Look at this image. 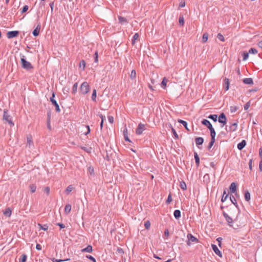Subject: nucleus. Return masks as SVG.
Returning a JSON list of instances; mask_svg holds the SVG:
<instances>
[{
	"label": "nucleus",
	"mask_w": 262,
	"mask_h": 262,
	"mask_svg": "<svg viewBox=\"0 0 262 262\" xmlns=\"http://www.w3.org/2000/svg\"><path fill=\"white\" fill-rule=\"evenodd\" d=\"M21 63L22 67L26 70H30L32 69V66L31 63L29 61H27L25 59V56L24 55L21 56Z\"/></svg>",
	"instance_id": "1"
},
{
	"label": "nucleus",
	"mask_w": 262,
	"mask_h": 262,
	"mask_svg": "<svg viewBox=\"0 0 262 262\" xmlns=\"http://www.w3.org/2000/svg\"><path fill=\"white\" fill-rule=\"evenodd\" d=\"M3 119L7 121L10 126H13L14 125V123L12 122V117L8 114L7 110L4 111Z\"/></svg>",
	"instance_id": "2"
},
{
	"label": "nucleus",
	"mask_w": 262,
	"mask_h": 262,
	"mask_svg": "<svg viewBox=\"0 0 262 262\" xmlns=\"http://www.w3.org/2000/svg\"><path fill=\"white\" fill-rule=\"evenodd\" d=\"M90 91V86L87 82H83L80 86L81 92L85 95L87 94Z\"/></svg>",
	"instance_id": "3"
},
{
	"label": "nucleus",
	"mask_w": 262,
	"mask_h": 262,
	"mask_svg": "<svg viewBox=\"0 0 262 262\" xmlns=\"http://www.w3.org/2000/svg\"><path fill=\"white\" fill-rule=\"evenodd\" d=\"M237 185L235 182H232L230 184V193H234L236 197H239L238 194L237 193Z\"/></svg>",
	"instance_id": "4"
},
{
	"label": "nucleus",
	"mask_w": 262,
	"mask_h": 262,
	"mask_svg": "<svg viewBox=\"0 0 262 262\" xmlns=\"http://www.w3.org/2000/svg\"><path fill=\"white\" fill-rule=\"evenodd\" d=\"M54 97H55V95L53 93L52 95V96L50 98V101L52 102V103L55 105V106L56 107V111L57 112H59L60 111L59 106L58 104L57 103V101L54 99Z\"/></svg>",
	"instance_id": "5"
},
{
	"label": "nucleus",
	"mask_w": 262,
	"mask_h": 262,
	"mask_svg": "<svg viewBox=\"0 0 262 262\" xmlns=\"http://www.w3.org/2000/svg\"><path fill=\"white\" fill-rule=\"evenodd\" d=\"M187 238L188 239V241L187 242V245L188 246L190 245V244H191L190 242H198V239L196 237H195L192 234H191L190 233L188 234Z\"/></svg>",
	"instance_id": "6"
},
{
	"label": "nucleus",
	"mask_w": 262,
	"mask_h": 262,
	"mask_svg": "<svg viewBox=\"0 0 262 262\" xmlns=\"http://www.w3.org/2000/svg\"><path fill=\"white\" fill-rule=\"evenodd\" d=\"M27 146L30 148L34 146L33 142L32 141V137L30 135L27 136Z\"/></svg>",
	"instance_id": "7"
},
{
	"label": "nucleus",
	"mask_w": 262,
	"mask_h": 262,
	"mask_svg": "<svg viewBox=\"0 0 262 262\" xmlns=\"http://www.w3.org/2000/svg\"><path fill=\"white\" fill-rule=\"evenodd\" d=\"M219 122L225 125L227 122V119L224 113H222L219 117Z\"/></svg>",
	"instance_id": "8"
},
{
	"label": "nucleus",
	"mask_w": 262,
	"mask_h": 262,
	"mask_svg": "<svg viewBox=\"0 0 262 262\" xmlns=\"http://www.w3.org/2000/svg\"><path fill=\"white\" fill-rule=\"evenodd\" d=\"M145 130L144 125L140 123L136 130V134L138 135H141L142 134L143 132Z\"/></svg>",
	"instance_id": "9"
},
{
	"label": "nucleus",
	"mask_w": 262,
	"mask_h": 262,
	"mask_svg": "<svg viewBox=\"0 0 262 262\" xmlns=\"http://www.w3.org/2000/svg\"><path fill=\"white\" fill-rule=\"evenodd\" d=\"M18 33L19 32L17 31H9L7 34V36L8 38H12L17 36Z\"/></svg>",
	"instance_id": "10"
},
{
	"label": "nucleus",
	"mask_w": 262,
	"mask_h": 262,
	"mask_svg": "<svg viewBox=\"0 0 262 262\" xmlns=\"http://www.w3.org/2000/svg\"><path fill=\"white\" fill-rule=\"evenodd\" d=\"M211 247H212V248L213 251L215 252V253L216 254H217V255H219V256L222 257L221 252L218 249L216 245H213V244H212L211 245Z\"/></svg>",
	"instance_id": "11"
},
{
	"label": "nucleus",
	"mask_w": 262,
	"mask_h": 262,
	"mask_svg": "<svg viewBox=\"0 0 262 262\" xmlns=\"http://www.w3.org/2000/svg\"><path fill=\"white\" fill-rule=\"evenodd\" d=\"M229 195V190H228V189L225 190L224 191V193H223L222 200H221L222 202H225L227 200Z\"/></svg>",
	"instance_id": "12"
},
{
	"label": "nucleus",
	"mask_w": 262,
	"mask_h": 262,
	"mask_svg": "<svg viewBox=\"0 0 262 262\" xmlns=\"http://www.w3.org/2000/svg\"><path fill=\"white\" fill-rule=\"evenodd\" d=\"M202 123L203 125L206 126L208 128V129H210V128L212 127V126L210 123V121L207 119H203L202 121Z\"/></svg>",
	"instance_id": "13"
},
{
	"label": "nucleus",
	"mask_w": 262,
	"mask_h": 262,
	"mask_svg": "<svg viewBox=\"0 0 262 262\" xmlns=\"http://www.w3.org/2000/svg\"><path fill=\"white\" fill-rule=\"evenodd\" d=\"M246 145V141L245 140H243L241 142H240L239 143H238L237 144V148L239 150H242L245 147Z\"/></svg>",
	"instance_id": "14"
},
{
	"label": "nucleus",
	"mask_w": 262,
	"mask_h": 262,
	"mask_svg": "<svg viewBox=\"0 0 262 262\" xmlns=\"http://www.w3.org/2000/svg\"><path fill=\"white\" fill-rule=\"evenodd\" d=\"M40 29V25L39 24H38L36 26V28L33 30V31L32 32L33 35L35 36H38L39 34V33Z\"/></svg>",
	"instance_id": "15"
},
{
	"label": "nucleus",
	"mask_w": 262,
	"mask_h": 262,
	"mask_svg": "<svg viewBox=\"0 0 262 262\" xmlns=\"http://www.w3.org/2000/svg\"><path fill=\"white\" fill-rule=\"evenodd\" d=\"M93 251V248L92 246L88 245L86 248H83L81 250L82 252H88L91 253Z\"/></svg>",
	"instance_id": "16"
},
{
	"label": "nucleus",
	"mask_w": 262,
	"mask_h": 262,
	"mask_svg": "<svg viewBox=\"0 0 262 262\" xmlns=\"http://www.w3.org/2000/svg\"><path fill=\"white\" fill-rule=\"evenodd\" d=\"M243 82L246 84H252L253 79L251 78H246L243 79Z\"/></svg>",
	"instance_id": "17"
},
{
	"label": "nucleus",
	"mask_w": 262,
	"mask_h": 262,
	"mask_svg": "<svg viewBox=\"0 0 262 262\" xmlns=\"http://www.w3.org/2000/svg\"><path fill=\"white\" fill-rule=\"evenodd\" d=\"M204 139L202 137H198L195 139V143L197 145H202L203 143Z\"/></svg>",
	"instance_id": "18"
},
{
	"label": "nucleus",
	"mask_w": 262,
	"mask_h": 262,
	"mask_svg": "<svg viewBox=\"0 0 262 262\" xmlns=\"http://www.w3.org/2000/svg\"><path fill=\"white\" fill-rule=\"evenodd\" d=\"M237 127V123L234 122L230 124V132L235 131Z\"/></svg>",
	"instance_id": "19"
},
{
	"label": "nucleus",
	"mask_w": 262,
	"mask_h": 262,
	"mask_svg": "<svg viewBox=\"0 0 262 262\" xmlns=\"http://www.w3.org/2000/svg\"><path fill=\"white\" fill-rule=\"evenodd\" d=\"M119 22L122 25L126 24L128 23L127 19L125 17L122 16L119 17Z\"/></svg>",
	"instance_id": "20"
},
{
	"label": "nucleus",
	"mask_w": 262,
	"mask_h": 262,
	"mask_svg": "<svg viewBox=\"0 0 262 262\" xmlns=\"http://www.w3.org/2000/svg\"><path fill=\"white\" fill-rule=\"evenodd\" d=\"M173 215L176 219H179L181 217V211L179 210H176L173 212Z\"/></svg>",
	"instance_id": "21"
},
{
	"label": "nucleus",
	"mask_w": 262,
	"mask_h": 262,
	"mask_svg": "<svg viewBox=\"0 0 262 262\" xmlns=\"http://www.w3.org/2000/svg\"><path fill=\"white\" fill-rule=\"evenodd\" d=\"M88 170L89 173L91 176L94 175V169L91 165H88Z\"/></svg>",
	"instance_id": "22"
},
{
	"label": "nucleus",
	"mask_w": 262,
	"mask_h": 262,
	"mask_svg": "<svg viewBox=\"0 0 262 262\" xmlns=\"http://www.w3.org/2000/svg\"><path fill=\"white\" fill-rule=\"evenodd\" d=\"M210 131V136L211 137V139L215 140V137L216 135L215 132L214 130V129L212 127L209 129Z\"/></svg>",
	"instance_id": "23"
},
{
	"label": "nucleus",
	"mask_w": 262,
	"mask_h": 262,
	"mask_svg": "<svg viewBox=\"0 0 262 262\" xmlns=\"http://www.w3.org/2000/svg\"><path fill=\"white\" fill-rule=\"evenodd\" d=\"M71 210V205L70 204H67L64 208V212L66 214H68Z\"/></svg>",
	"instance_id": "24"
},
{
	"label": "nucleus",
	"mask_w": 262,
	"mask_h": 262,
	"mask_svg": "<svg viewBox=\"0 0 262 262\" xmlns=\"http://www.w3.org/2000/svg\"><path fill=\"white\" fill-rule=\"evenodd\" d=\"M194 157L196 165L197 166H199L200 164V158L196 152H194Z\"/></svg>",
	"instance_id": "25"
},
{
	"label": "nucleus",
	"mask_w": 262,
	"mask_h": 262,
	"mask_svg": "<svg viewBox=\"0 0 262 262\" xmlns=\"http://www.w3.org/2000/svg\"><path fill=\"white\" fill-rule=\"evenodd\" d=\"M225 89L226 91H228L229 89V79L228 78H225Z\"/></svg>",
	"instance_id": "26"
},
{
	"label": "nucleus",
	"mask_w": 262,
	"mask_h": 262,
	"mask_svg": "<svg viewBox=\"0 0 262 262\" xmlns=\"http://www.w3.org/2000/svg\"><path fill=\"white\" fill-rule=\"evenodd\" d=\"M217 118L218 117L216 115H210L208 116V118L212 119L214 122L217 121Z\"/></svg>",
	"instance_id": "27"
},
{
	"label": "nucleus",
	"mask_w": 262,
	"mask_h": 262,
	"mask_svg": "<svg viewBox=\"0 0 262 262\" xmlns=\"http://www.w3.org/2000/svg\"><path fill=\"white\" fill-rule=\"evenodd\" d=\"M167 82V80L166 79V78L165 77H164L163 79V80L161 82V87L163 89H165Z\"/></svg>",
	"instance_id": "28"
},
{
	"label": "nucleus",
	"mask_w": 262,
	"mask_h": 262,
	"mask_svg": "<svg viewBox=\"0 0 262 262\" xmlns=\"http://www.w3.org/2000/svg\"><path fill=\"white\" fill-rule=\"evenodd\" d=\"M4 214L5 215L7 216H10L11 214V211L10 208H7L6 209V210L4 212Z\"/></svg>",
	"instance_id": "29"
},
{
	"label": "nucleus",
	"mask_w": 262,
	"mask_h": 262,
	"mask_svg": "<svg viewBox=\"0 0 262 262\" xmlns=\"http://www.w3.org/2000/svg\"><path fill=\"white\" fill-rule=\"evenodd\" d=\"M178 122L179 123H181L185 127L186 129H187V130H189L187 127V123L186 121L179 119L178 120Z\"/></svg>",
	"instance_id": "30"
},
{
	"label": "nucleus",
	"mask_w": 262,
	"mask_h": 262,
	"mask_svg": "<svg viewBox=\"0 0 262 262\" xmlns=\"http://www.w3.org/2000/svg\"><path fill=\"white\" fill-rule=\"evenodd\" d=\"M139 36V34L137 33H136L134 34V35L133 36V39H132V43L133 44L135 43L136 41V40H137L138 39Z\"/></svg>",
	"instance_id": "31"
},
{
	"label": "nucleus",
	"mask_w": 262,
	"mask_h": 262,
	"mask_svg": "<svg viewBox=\"0 0 262 262\" xmlns=\"http://www.w3.org/2000/svg\"><path fill=\"white\" fill-rule=\"evenodd\" d=\"M136 77V71L135 70H133L131 71V73L130 74V77L132 79H135Z\"/></svg>",
	"instance_id": "32"
},
{
	"label": "nucleus",
	"mask_w": 262,
	"mask_h": 262,
	"mask_svg": "<svg viewBox=\"0 0 262 262\" xmlns=\"http://www.w3.org/2000/svg\"><path fill=\"white\" fill-rule=\"evenodd\" d=\"M249 54V53L247 52H244L242 53V56H243V60H247L248 58Z\"/></svg>",
	"instance_id": "33"
},
{
	"label": "nucleus",
	"mask_w": 262,
	"mask_h": 262,
	"mask_svg": "<svg viewBox=\"0 0 262 262\" xmlns=\"http://www.w3.org/2000/svg\"><path fill=\"white\" fill-rule=\"evenodd\" d=\"M77 88H78V83L76 82L73 85V86L72 88V93L73 94H75L76 93V92L77 91Z\"/></svg>",
	"instance_id": "34"
},
{
	"label": "nucleus",
	"mask_w": 262,
	"mask_h": 262,
	"mask_svg": "<svg viewBox=\"0 0 262 262\" xmlns=\"http://www.w3.org/2000/svg\"><path fill=\"white\" fill-rule=\"evenodd\" d=\"M96 96H97L96 90H94L93 91L92 95V99L93 101H96Z\"/></svg>",
	"instance_id": "35"
},
{
	"label": "nucleus",
	"mask_w": 262,
	"mask_h": 262,
	"mask_svg": "<svg viewBox=\"0 0 262 262\" xmlns=\"http://www.w3.org/2000/svg\"><path fill=\"white\" fill-rule=\"evenodd\" d=\"M36 186L34 184H31L30 186V191L32 193H34L36 191Z\"/></svg>",
	"instance_id": "36"
},
{
	"label": "nucleus",
	"mask_w": 262,
	"mask_h": 262,
	"mask_svg": "<svg viewBox=\"0 0 262 262\" xmlns=\"http://www.w3.org/2000/svg\"><path fill=\"white\" fill-rule=\"evenodd\" d=\"M208 36L207 33H204L202 37V41L203 42H206L208 40Z\"/></svg>",
	"instance_id": "37"
},
{
	"label": "nucleus",
	"mask_w": 262,
	"mask_h": 262,
	"mask_svg": "<svg viewBox=\"0 0 262 262\" xmlns=\"http://www.w3.org/2000/svg\"><path fill=\"white\" fill-rule=\"evenodd\" d=\"M73 187L72 185H69L66 190V192L67 194H69L73 190Z\"/></svg>",
	"instance_id": "38"
},
{
	"label": "nucleus",
	"mask_w": 262,
	"mask_h": 262,
	"mask_svg": "<svg viewBox=\"0 0 262 262\" xmlns=\"http://www.w3.org/2000/svg\"><path fill=\"white\" fill-rule=\"evenodd\" d=\"M245 199L247 201H249L250 200V194L248 191L245 192Z\"/></svg>",
	"instance_id": "39"
},
{
	"label": "nucleus",
	"mask_w": 262,
	"mask_h": 262,
	"mask_svg": "<svg viewBox=\"0 0 262 262\" xmlns=\"http://www.w3.org/2000/svg\"><path fill=\"white\" fill-rule=\"evenodd\" d=\"M180 187L182 189H183L184 190H186L187 188V186H186V183L183 181L181 182L180 183Z\"/></svg>",
	"instance_id": "40"
},
{
	"label": "nucleus",
	"mask_w": 262,
	"mask_h": 262,
	"mask_svg": "<svg viewBox=\"0 0 262 262\" xmlns=\"http://www.w3.org/2000/svg\"><path fill=\"white\" fill-rule=\"evenodd\" d=\"M69 260H70V259H69V258L66 259H63H63H57L55 258H52V261L53 262H61V261H68Z\"/></svg>",
	"instance_id": "41"
},
{
	"label": "nucleus",
	"mask_w": 262,
	"mask_h": 262,
	"mask_svg": "<svg viewBox=\"0 0 262 262\" xmlns=\"http://www.w3.org/2000/svg\"><path fill=\"white\" fill-rule=\"evenodd\" d=\"M249 54H255L257 53V51L254 48H250L248 51Z\"/></svg>",
	"instance_id": "42"
},
{
	"label": "nucleus",
	"mask_w": 262,
	"mask_h": 262,
	"mask_svg": "<svg viewBox=\"0 0 262 262\" xmlns=\"http://www.w3.org/2000/svg\"><path fill=\"white\" fill-rule=\"evenodd\" d=\"M79 67H80V68L82 67V70H84V68L85 67V62L83 60H81L80 62Z\"/></svg>",
	"instance_id": "43"
},
{
	"label": "nucleus",
	"mask_w": 262,
	"mask_h": 262,
	"mask_svg": "<svg viewBox=\"0 0 262 262\" xmlns=\"http://www.w3.org/2000/svg\"><path fill=\"white\" fill-rule=\"evenodd\" d=\"M233 200L230 196V201L235 206V207L236 208H237L238 205H237L236 201L235 199L234 198V196H233Z\"/></svg>",
	"instance_id": "44"
},
{
	"label": "nucleus",
	"mask_w": 262,
	"mask_h": 262,
	"mask_svg": "<svg viewBox=\"0 0 262 262\" xmlns=\"http://www.w3.org/2000/svg\"><path fill=\"white\" fill-rule=\"evenodd\" d=\"M27 256L26 254H23L22 258L19 259V262H26L27 260Z\"/></svg>",
	"instance_id": "45"
},
{
	"label": "nucleus",
	"mask_w": 262,
	"mask_h": 262,
	"mask_svg": "<svg viewBox=\"0 0 262 262\" xmlns=\"http://www.w3.org/2000/svg\"><path fill=\"white\" fill-rule=\"evenodd\" d=\"M172 197L170 194H169L168 196L167 199L166 200V203L169 204L172 201Z\"/></svg>",
	"instance_id": "46"
},
{
	"label": "nucleus",
	"mask_w": 262,
	"mask_h": 262,
	"mask_svg": "<svg viewBox=\"0 0 262 262\" xmlns=\"http://www.w3.org/2000/svg\"><path fill=\"white\" fill-rule=\"evenodd\" d=\"M150 223L149 221H147L145 222L144 226L146 229H149V228L150 227Z\"/></svg>",
	"instance_id": "47"
},
{
	"label": "nucleus",
	"mask_w": 262,
	"mask_h": 262,
	"mask_svg": "<svg viewBox=\"0 0 262 262\" xmlns=\"http://www.w3.org/2000/svg\"><path fill=\"white\" fill-rule=\"evenodd\" d=\"M250 106V101H248V102H247L245 105H244V110L247 111V110H248V108H249Z\"/></svg>",
	"instance_id": "48"
},
{
	"label": "nucleus",
	"mask_w": 262,
	"mask_h": 262,
	"mask_svg": "<svg viewBox=\"0 0 262 262\" xmlns=\"http://www.w3.org/2000/svg\"><path fill=\"white\" fill-rule=\"evenodd\" d=\"M223 213L224 216H225V217L226 219V221L228 223H229V216H228V214L226 212H225L224 211H223Z\"/></svg>",
	"instance_id": "49"
},
{
	"label": "nucleus",
	"mask_w": 262,
	"mask_h": 262,
	"mask_svg": "<svg viewBox=\"0 0 262 262\" xmlns=\"http://www.w3.org/2000/svg\"><path fill=\"white\" fill-rule=\"evenodd\" d=\"M217 38L219 39H220V40H221L222 41H225L224 37L220 33L218 34Z\"/></svg>",
	"instance_id": "50"
},
{
	"label": "nucleus",
	"mask_w": 262,
	"mask_h": 262,
	"mask_svg": "<svg viewBox=\"0 0 262 262\" xmlns=\"http://www.w3.org/2000/svg\"><path fill=\"white\" fill-rule=\"evenodd\" d=\"M214 142H215V140H213V139L211 140V141L210 142V143L209 144V145L208 146V148L209 149H210V148H211L212 147V146H213Z\"/></svg>",
	"instance_id": "51"
},
{
	"label": "nucleus",
	"mask_w": 262,
	"mask_h": 262,
	"mask_svg": "<svg viewBox=\"0 0 262 262\" xmlns=\"http://www.w3.org/2000/svg\"><path fill=\"white\" fill-rule=\"evenodd\" d=\"M88 258L91 260L93 262H96L95 258L91 255H87L86 256Z\"/></svg>",
	"instance_id": "52"
},
{
	"label": "nucleus",
	"mask_w": 262,
	"mask_h": 262,
	"mask_svg": "<svg viewBox=\"0 0 262 262\" xmlns=\"http://www.w3.org/2000/svg\"><path fill=\"white\" fill-rule=\"evenodd\" d=\"M28 10V6L27 5H25L22 9L21 12L24 13L26 12Z\"/></svg>",
	"instance_id": "53"
},
{
	"label": "nucleus",
	"mask_w": 262,
	"mask_h": 262,
	"mask_svg": "<svg viewBox=\"0 0 262 262\" xmlns=\"http://www.w3.org/2000/svg\"><path fill=\"white\" fill-rule=\"evenodd\" d=\"M179 21V24L183 26L184 25V18L183 17H180Z\"/></svg>",
	"instance_id": "54"
},
{
	"label": "nucleus",
	"mask_w": 262,
	"mask_h": 262,
	"mask_svg": "<svg viewBox=\"0 0 262 262\" xmlns=\"http://www.w3.org/2000/svg\"><path fill=\"white\" fill-rule=\"evenodd\" d=\"M44 191L47 193V195H49L50 193V188L49 187H46L44 189Z\"/></svg>",
	"instance_id": "55"
},
{
	"label": "nucleus",
	"mask_w": 262,
	"mask_h": 262,
	"mask_svg": "<svg viewBox=\"0 0 262 262\" xmlns=\"http://www.w3.org/2000/svg\"><path fill=\"white\" fill-rule=\"evenodd\" d=\"M108 120L111 123H113L114 122V118L113 116H108Z\"/></svg>",
	"instance_id": "56"
},
{
	"label": "nucleus",
	"mask_w": 262,
	"mask_h": 262,
	"mask_svg": "<svg viewBox=\"0 0 262 262\" xmlns=\"http://www.w3.org/2000/svg\"><path fill=\"white\" fill-rule=\"evenodd\" d=\"M95 62L96 63H97L98 61V52L96 51L95 52Z\"/></svg>",
	"instance_id": "57"
},
{
	"label": "nucleus",
	"mask_w": 262,
	"mask_h": 262,
	"mask_svg": "<svg viewBox=\"0 0 262 262\" xmlns=\"http://www.w3.org/2000/svg\"><path fill=\"white\" fill-rule=\"evenodd\" d=\"M237 110V108L236 107L230 106V112L232 113L236 112Z\"/></svg>",
	"instance_id": "58"
},
{
	"label": "nucleus",
	"mask_w": 262,
	"mask_h": 262,
	"mask_svg": "<svg viewBox=\"0 0 262 262\" xmlns=\"http://www.w3.org/2000/svg\"><path fill=\"white\" fill-rule=\"evenodd\" d=\"M252 160L250 159L249 162V168L250 170L252 169Z\"/></svg>",
	"instance_id": "59"
},
{
	"label": "nucleus",
	"mask_w": 262,
	"mask_h": 262,
	"mask_svg": "<svg viewBox=\"0 0 262 262\" xmlns=\"http://www.w3.org/2000/svg\"><path fill=\"white\" fill-rule=\"evenodd\" d=\"M85 127L87 128V132L85 133V135H87L90 133V128L89 125H86Z\"/></svg>",
	"instance_id": "60"
},
{
	"label": "nucleus",
	"mask_w": 262,
	"mask_h": 262,
	"mask_svg": "<svg viewBox=\"0 0 262 262\" xmlns=\"http://www.w3.org/2000/svg\"><path fill=\"white\" fill-rule=\"evenodd\" d=\"M259 155L260 158V160H262V148H260L259 149Z\"/></svg>",
	"instance_id": "61"
},
{
	"label": "nucleus",
	"mask_w": 262,
	"mask_h": 262,
	"mask_svg": "<svg viewBox=\"0 0 262 262\" xmlns=\"http://www.w3.org/2000/svg\"><path fill=\"white\" fill-rule=\"evenodd\" d=\"M47 127L50 130L51 129V125H50V121L49 120V119H48V121H47Z\"/></svg>",
	"instance_id": "62"
},
{
	"label": "nucleus",
	"mask_w": 262,
	"mask_h": 262,
	"mask_svg": "<svg viewBox=\"0 0 262 262\" xmlns=\"http://www.w3.org/2000/svg\"><path fill=\"white\" fill-rule=\"evenodd\" d=\"M259 169L260 171H262V160H260L259 162Z\"/></svg>",
	"instance_id": "63"
},
{
	"label": "nucleus",
	"mask_w": 262,
	"mask_h": 262,
	"mask_svg": "<svg viewBox=\"0 0 262 262\" xmlns=\"http://www.w3.org/2000/svg\"><path fill=\"white\" fill-rule=\"evenodd\" d=\"M36 249L37 250H40L41 249V246L39 244H37L36 246Z\"/></svg>",
	"instance_id": "64"
}]
</instances>
